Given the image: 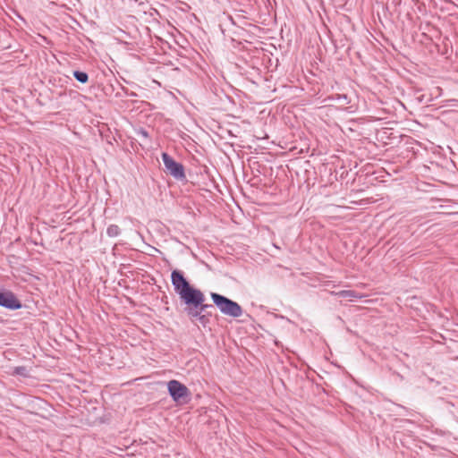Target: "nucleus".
<instances>
[{
    "label": "nucleus",
    "instance_id": "nucleus-1",
    "mask_svg": "<svg viewBox=\"0 0 458 458\" xmlns=\"http://www.w3.org/2000/svg\"><path fill=\"white\" fill-rule=\"evenodd\" d=\"M171 283L183 308L203 313L208 312V310L213 308V305L205 303V294L190 284L182 270L172 271Z\"/></svg>",
    "mask_w": 458,
    "mask_h": 458
},
{
    "label": "nucleus",
    "instance_id": "nucleus-2",
    "mask_svg": "<svg viewBox=\"0 0 458 458\" xmlns=\"http://www.w3.org/2000/svg\"><path fill=\"white\" fill-rule=\"evenodd\" d=\"M210 297L222 314L232 318H239L242 315V308L238 302L217 293H211Z\"/></svg>",
    "mask_w": 458,
    "mask_h": 458
},
{
    "label": "nucleus",
    "instance_id": "nucleus-3",
    "mask_svg": "<svg viewBox=\"0 0 458 458\" xmlns=\"http://www.w3.org/2000/svg\"><path fill=\"white\" fill-rule=\"evenodd\" d=\"M167 390L172 400L177 403H187L191 400L189 388L178 380H170Z\"/></svg>",
    "mask_w": 458,
    "mask_h": 458
},
{
    "label": "nucleus",
    "instance_id": "nucleus-4",
    "mask_svg": "<svg viewBox=\"0 0 458 458\" xmlns=\"http://www.w3.org/2000/svg\"><path fill=\"white\" fill-rule=\"evenodd\" d=\"M162 161L165 168V172L173 176L175 180L186 182L185 169L182 163L175 161L168 153H162Z\"/></svg>",
    "mask_w": 458,
    "mask_h": 458
},
{
    "label": "nucleus",
    "instance_id": "nucleus-5",
    "mask_svg": "<svg viewBox=\"0 0 458 458\" xmlns=\"http://www.w3.org/2000/svg\"><path fill=\"white\" fill-rule=\"evenodd\" d=\"M0 307L9 310H17L22 307V303L12 291L0 289Z\"/></svg>",
    "mask_w": 458,
    "mask_h": 458
},
{
    "label": "nucleus",
    "instance_id": "nucleus-6",
    "mask_svg": "<svg viewBox=\"0 0 458 458\" xmlns=\"http://www.w3.org/2000/svg\"><path fill=\"white\" fill-rule=\"evenodd\" d=\"M182 310L192 323L199 322L203 327H208L210 323V312L203 313L198 310H191L186 308H183Z\"/></svg>",
    "mask_w": 458,
    "mask_h": 458
},
{
    "label": "nucleus",
    "instance_id": "nucleus-7",
    "mask_svg": "<svg viewBox=\"0 0 458 458\" xmlns=\"http://www.w3.org/2000/svg\"><path fill=\"white\" fill-rule=\"evenodd\" d=\"M331 295L341 297L344 299H349L350 301L360 300L365 297L364 294L360 293L353 290H342L339 292H329Z\"/></svg>",
    "mask_w": 458,
    "mask_h": 458
},
{
    "label": "nucleus",
    "instance_id": "nucleus-8",
    "mask_svg": "<svg viewBox=\"0 0 458 458\" xmlns=\"http://www.w3.org/2000/svg\"><path fill=\"white\" fill-rule=\"evenodd\" d=\"M72 75L76 81L85 84L89 81V74L83 71H73Z\"/></svg>",
    "mask_w": 458,
    "mask_h": 458
},
{
    "label": "nucleus",
    "instance_id": "nucleus-9",
    "mask_svg": "<svg viewBox=\"0 0 458 458\" xmlns=\"http://www.w3.org/2000/svg\"><path fill=\"white\" fill-rule=\"evenodd\" d=\"M121 233V229L117 225H110L106 229V234L109 237H117Z\"/></svg>",
    "mask_w": 458,
    "mask_h": 458
},
{
    "label": "nucleus",
    "instance_id": "nucleus-10",
    "mask_svg": "<svg viewBox=\"0 0 458 458\" xmlns=\"http://www.w3.org/2000/svg\"><path fill=\"white\" fill-rule=\"evenodd\" d=\"M14 373L20 376H26L27 369L23 366H19L14 369Z\"/></svg>",
    "mask_w": 458,
    "mask_h": 458
},
{
    "label": "nucleus",
    "instance_id": "nucleus-11",
    "mask_svg": "<svg viewBox=\"0 0 458 458\" xmlns=\"http://www.w3.org/2000/svg\"><path fill=\"white\" fill-rule=\"evenodd\" d=\"M137 134L138 135H140L141 137L145 138V139H148L149 138V134L147 130H145L144 128H140L138 131H137Z\"/></svg>",
    "mask_w": 458,
    "mask_h": 458
},
{
    "label": "nucleus",
    "instance_id": "nucleus-12",
    "mask_svg": "<svg viewBox=\"0 0 458 458\" xmlns=\"http://www.w3.org/2000/svg\"><path fill=\"white\" fill-rule=\"evenodd\" d=\"M129 96L135 97V96H136V93H134V92H131V93L129 94Z\"/></svg>",
    "mask_w": 458,
    "mask_h": 458
},
{
    "label": "nucleus",
    "instance_id": "nucleus-13",
    "mask_svg": "<svg viewBox=\"0 0 458 458\" xmlns=\"http://www.w3.org/2000/svg\"><path fill=\"white\" fill-rule=\"evenodd\" d=\"M340 98H344V99H346V98H347L346 95H343V96H341Z\"/></svg>",
    "mask_w": 458,
    "mask_h": 458
}]
</instances>
